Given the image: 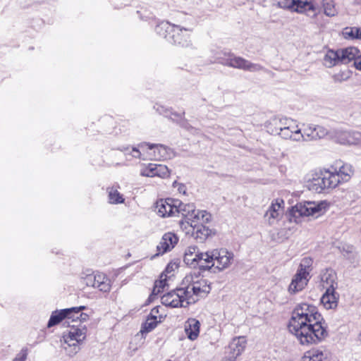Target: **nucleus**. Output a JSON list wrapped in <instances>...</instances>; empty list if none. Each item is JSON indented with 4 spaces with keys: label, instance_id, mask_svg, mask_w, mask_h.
Returning <instances> with one entry per match:
<instances>
[{
    "label": "nucleus",
    "instance_id": "obj_1",
    "mask_svg": "<svg viewBox=\"0 0 361 361\" xmlns=\"http://www.w3.org/2000/svg\"><path fill=\"white\" fill-rule=\"evenodd\" d=\"M321 320L322 315L314 305L301 303L294 309L288 329L301 345L317 344L328 335Z\"/></svg>",
    "mask_w": 361,
    "mask_h": 361
},
{
    "label": "nucleus",
    "instance_id": "obj_2",
    "mask_svg": "<svg viewBox=\"0 0 361 361\" xmlns=\"http://www.w3.org/2000/svg\"><path fill=\"white\" fill-rule=\"evenodd\" d=\"M212 63H218L223 66L250 72H258L264 70V67L260 64L252 63L243 57L235 56L230 51H218Z\"/></svg>",
    "mask_w": 361,
    "mask_h": 361
},
{
    "label": "nucleus",
    "instance_id": "obj_3",
    "mask_svg": "<svg viewBox=\"0 0 361 361\" xmlns=\"http://www.w3.org/2000/svg\"><path fill=\"white\" fill-rule=\"evenodd\" d=\"M86 336L87 329L82 324L77 326L73 325L68 332L63 333L62 348L68 357H74L80 350V345Z\"/></svg>",
    "mask_w": 361,
    "mask_h": 361
},
{
    "label": "nucleus",
    "instance_id": "obj_4",
    "mask_svg": "<svg viewBox=\"0 0 361 361\" xmlns=\"http://www.w3.org/2000/svg\"><path fill=\"white\" fill-rule=\"evenodd\" d=\"M338 175H333L331 170H324L316 172L307 182L310 190L317 193L323 192L326 189L334 188L338 185Z\"/></svg>",
    "mask_w": 361,
    "mask_h": 361
},
{
    "label": "nucleus",
    "instance_id": "obj_5",
    "mask_svg": "<svg viewBox=\"0 0 361 361\" xmlns=\"http://www.w3.org/2000/svg\"><path fill=\"white\" fill-rule=\"evenodd\" d=\"M205 270L216 267L219 271L228 268L233 260V254L224 248L214 249L205 252Z\"/></svg>",
    "mask_w": 361,
    "mask_h": 361
},
{
    "label": "nucleus",
    "instance_id": "obj_6",
    "mask_svg": "<svg viewBox=\"0 0 361 361\" xmlns=\"http://www.w3.org/2000/svg\"><path fill=\"white\" fill-rule=\"evenodd\" d=\"M212 215L206 210L197 209L194 203L182 202V228L189 227L195 223H209Z\"/></svg>",
    "mask_w": 361,
    "mask_h": 361
},
{
    "label": "nucleus",
    "instance_id": "obj_7",
    "mask_svg": "<svg viewBox=\"0 0 361 361\" xmlns=\"http://www.w3.org/2000/svg\"><path fill=\"white\" fill-rule=\"evenodd\" d=\"M209 289L206 281L199 279L195 283L182 287V307L195 303L199 300V297L202 294L209 293Z\"/></svg>",
    "mask_w": 361,
    "mask_h": 361
},
{
    "label": "nucleus",
    "instance_id": "obj_8",
    "mask_svg": "<svg viewBox=\"0 0 361 361\" xmlns=\"http://www.w3.org/2000/svg\"><path fill=\"white\" fill-rule=\"evenodd\" d=\"M279 8L288 10L291 12L305 13L308 16H316V8L309 0H275Z\"/></svg>",
    "mask_w": 361,
    "mask_h": 361
},
{
    "label": "nucleus",
    "instance_id": "obj_9",
    "mask_svg": "<svg viewBox=\"0 0 361 361\" xmlns=\"http://www.w3.org/2000/svg\"><path fill=\"white\" fill-rule=\"evenodd\" d=\"M204 224L200 221V223H195L189 227L182 228V232L185 233L186 237L192 238L197 242L203 243L207 238L216 235L214 229L209 228Z\"/></svg>",
    "mask_w": 361,
    "mask_h": 361
},
{
    "label": "nucleus",
    "instance_id": "obj_10",
    "mask_svg": "<svg viewBox=\"0 0 361 361\" xmlns=\"http://www.w3.org/2000/svg\"><path fill=\"white\" fill-rule=\"evenodd\" d=\"M155 31L169 43L180 44V27L178 25H172L169 22H161L156 26Z\"/></svg>",
    "mask_w": 361,
    "mask_h": 361
},
{
    "label": "nucleus",
    "instance_id": "obj_11",
    "mask_svg": "<svg viewBox=\"0 0 361 361\" xmlns=\"http://www.w3.org/2000/svg\"><path fill=\"white\" fill-rule=\"evenodd\" d=\"M180 202L171 198L159 200L156 202L155 211L161 217L178 216Z\"/></svg>",
    "mask_w": 361,
    "mask_h": 361
},
{
    "label": "nucleus",
    "instance_id": "obj_12",
    "mask_svg": "<svg viewBox=\"0 0 361 361\" xmlns=\"http://www.w3.org/2000/svg\"><path fill=\"white\" fill-rule=\"evenodd\" d=\"M204 255L205 252H199L197 246H190L185 252L183 261L189 267H199L200 269L205 270Z\"/></svg>",
    "mask_w": 361,
    "mask_h": 361
},
{
    "label": "nucleus",
    "instance_id": "obj_13",
    "mask_svg": "<svg viewBox=\"0 0 361 361\" xmlns=\"http://www.w3.org/2000/svg\"><path fill=\"white\" fill-rule=\"evenodd\" d=\"M323 205V202H299L293 208V212L295 216H296L297 214L300 216H313L318 214L322 210Z\"/></svg>",
    "mask_w": 361,
    "mask_h": 361
},
{
    "label": "nucleus",
    "instance_id": "obj_14",
    "mask_svg": "<svg viewBox=\"0 0 361 361\" xmlns=\"http://www.w3.org/2000/svg\"><path fill=\"white\" fill-rule=\"evenodd\" d=\"M246 345L245 337L234 338L229 343L226 350V358L229 361H235V359L244 351Z\"/></svg>",
    "mask_w": 361,
    "mask_h": 361
},
{
    "label": "nucleus",
    "instance_id": "obj_15",
    "mask_svg": "<svg viewBox=\"0 0 361 361\" xmlns=\"http://www.w3.org/2000/svg\"><path fill=\"white\" fill-rule=\"evenodd\" d=\"M283 205L284 201L280 198H277L271 202V204L264 214V217L270 225L279 220L283 213Z\"/></svg>",
    "mask_w": 361,
    "mask_h": 361
},
{
    "label": "nucleus",
    "instance_id": "obj_16",
    "mask_svg": "<svg viewBox=\"0 0 361 361\" xmlns=\"http://www.w3.org/2000/svg\"><path fill=\"white\" fill-rule=\"evenodd\" d=\"M178 238L173 233H165L157 246V253L154 256H159L170 251L178 243Z\"/></svg>",
    "mask_w": 361,
    "mask_h": 361
},
{
    "label": "nucleus",
    "instance_id": "obj_17",
    "mask_svg": "<svg viewBox=\"0 0 361 361\" xmlns=\"http://www.w3.org/2000/svg\"><path fill=\"white\" fill-rule=\"evenodd\" d=\"M310 279V276L297 270L288 286L289 293L295 294L302 290L307 285Z\"/></svg>",
    "mask_w": 361,
    "mask_h": 361
},
{
    "label": "nucleus",
    "instance_id": "obj_18",
    "mask_svg": "<svg viewBox=\"0 0 361 361\" xmlns=\"http://www.w3.org/2000/svg\"><path fill=\"white\" fill-rule=\"evenodd\" d=\"M305 135L307 141L317 140L324 138L329 134V130L324 126L314 124L303 125Z\"/></svg>",
    "mask_w": 361,
    "mask_h": 361
},
{
    "label": "nucleus",
    "instance_id": "obj_19",
    "mask_svg": "<svg viewBox=\"0 0 361 361\" xmlns=\"http://www.w3.org/2000/svg\"><path fill=\"white\" fill-rule=\"evenodd\" d=\"M337 141L342 145H357L361 142V133L355 131H341L337 133Z\"/></svg>",
    "mask_w": 361,
    "mask_h": 361
},
{
    "label": "nucleus",
    "instance_id": "obj_20",
    "mask_svg": "<svg viewBox=\"0 0 361 361\" xmlns=\"http://www.w3.org/2000/svg\"><path fill=\"white\" fill-rule=\"evenodd\" d=\"M141 175L147 177H165L169 175L168 168L165 165L149 164L141 171Z\"/></svg>",
    "mask_w": 361,
    "mask_h": 361
},
{
    "label": "nucleus",
    "instance_id": "obj_21",
    "mask_svg": "<svg viewBox=\"0 0 361 361\" xmlns=\"http://www.w3.org/2000/svg\"><path fill=\"white\" fill-rule=\"evenodd\" d=\"M340 60L341 64H348L351 61L353 63L360 56V50L355 47H350L345 49H339Z\"/></svg>",
    "mask_w": 361,
    "mask_h": 361
},
{
    "label": "nucleus",
    "instance_id": "obj_22",
    "mask_svg": "<svg viewBox=\"0 0 361 361\" xmlns=\"http://www.w3.org/2000/svg\"><path fill=\"white\" fill-rule=\"evenodd\" d=\"M338 295L334 288L326 290L323 294L321 302L326 309H334L338 305Z\"/></svg>",
    "mask_w": 361,
    "mask_h": 361
},
{
    "label": "nucleus",
    "instance_id": "obj_23",
    "mask_svg": "<svg viewBox=\"0 0 361 361\" xmlns=\"http://www.w3.org/2000/svg\"><path fill=\"white\" fill-rule=\"evenodd\" d=\"M336 275L333 269H326L321 274V283L323 288L327 290L337 288Z\"/></svg>",
    "mask_w": 361,
    "mask_h": 361
},
{
    "label": "nucleus",
    "instance_id": "obj_24",
    "mask_svg": "<svg viewBox=\"0 0 361 361\" xmlns=\"http://www.w3.org/2000/svg\"><path fill=\"white\" fill-rule=\"evenodd\" d=\"M200 323L196 319H188L185 323V332L187 337L191 341L197 339L200 334Z\"/></svg>",
    "mask_w": 361,
    "mask_h": 361
},
{
    "label": "nucleus",
    "instance_id": "obj_25",
    "mask_svg": "<svg viewBox=\"0 0 361 361\" xmlns=\"http://www.w3.org/2000/svg\"><path fill=\"white\" fill-rule=\"evenodd\" d=\"M80 308H78L79 310ZM75 310L78 308H67L63 309L61 310L54 311L50 317V319L48 322L47 326L51 327L54 326L59 323H60L63 319H66L68 315H70L72 312H74Z\"/></svg>",
    "mask_w": 361,
    "mask_h": 361
},
{
    "label": "nucleus",
    "instance_id": "obj_26",
    "mask_svg": "<svg viewBox=\"0 0 361 361\" xmlns=\"http://www.w3.org/2000/svg\"><path fill=\"white\" fill-rule=\"evenodd\" d=\"M331 171L333 175H338V184L341 182L348 181L353 173L352 166L348 164H343L339 167L338 171L336 170V169H334Z\"/></svg>",
    "mask_w": 361,
    "mask_h": 361
},
{
    "label": "nucleus",
    "instance_id": "obj_27",
    "mask_svg": "<svg viewBox=\"0 0 361 361\" xmlns=\"http://www.w3.org/2000/svg\"><path fill=\"white\" fill-rule=\"evenodd\" d=\"M95 286L100 291L107 293L111 288V280L104 274L97 273L94 274Z\"/></svg>",
    "mask_w": 361,
    "mask_h": 361
},
{
    "label": "nucleus",
    "instance_id": "obj_28",
    "mask_svg": "<svg viewBox=\"0 0 361 361\" xmlns=\"http://www.w3.org/2000/svg\"><path fill=\"white\" fill-rule=\"evenodd\" d=\"M161 303L167 307H178L180 305V295L173 290L161 297Z\"/></svg>",
    "mask_w": 361,
    "mask_h": 361
},
{
    "label": "nucleus",
    "instance_id": "obj_29",
    "mask_svg": "<svg viewBox=\"0 0 361 361\" xmlns=\"http://www.w3.org/2000/svg\"><path fill=\"white\" fill-rule=\"evenodd\" d=\"M324 64L327 68H331L341 64L339 49L336 51L331 49L329 50L324 56Z\"/></svg>",
    "mask_w": 361,
    "mask_h": 361
},
{
    "label": "nucleus",
    "instance_id": "obj_30",
    "mask_svg": "<svg viewBox=\"0 0 361 361\" xmlns=\"http://www.w3.org/2000/svg\"><path fill=\"white\" fill-rule=\"evenodd\" d=\"M158 313L157 307H154L151 310L150 317H148L146 322L143 324L140 332L148 333L153 330L157 325L158 321L156 314Z\"/></svg>",
    "mask_w": 361,
    "mask_h": 361
},
{
    "label": "nucleus",
    "instance_id": "obj_31",
    "mask_svg": "<svg viewBox=\"0 0 361 361\" xmlns=\"http://www.w3.org/2000/svg\"><path fill=\"white\" fill-rule=\"evenodd\" d=\"M326 355L322 350H312L305 353L300 361H326Z\"/></svg>",
    "mask_w": 361,
    "mask_h": 361
},
{
    "label": "nucleus",
    "instance_id": "obj_32",
    "mask_svg": "<svg viewBox=\"0 0 361 361\" xmlns=\"http://www.w3.org/2000/svg\"><path fill=\"white\" fill-rule=\"evenodd\" d=\"M341 35L348 40L361 39V27H346L343 29Z\"/></svg>",
    "mask_w": 361,
    "mask_h": 361
},
{
    "label": "nucleus",
    "instance_id": "obj_33",
    "mask_svg": "<svg viewBox=\"0 0 361 361\" xmlns=\"http://www.w3.org/2000/svg\"><path fill=\"white\" fill-rule=\"evenodd\" d=\"M168 280L166 275L162 273L160 275L159 279L156 281L152 292L149 297V300H152L155 296L164 290V287L167 285L166 281Z\"/></svg>",
    "mask_w": 361,
    "mask_h": 361
},
{
    "label": "nucleus",
    "instance_id": "obj_34",
    "mask_svg": "<svg viewBox=\"0 0 361 361\" xmlns=\"http://www.w3.org/2000/svg\"><path fill=\"white\" fill-rule=\"evenodd\" d=\"M75 308H80L79 310H75L74 312L70 314L66 317V319H71L73 322H76L79 320L80 322H85L87 320L89 316L86 313L81 312L82 310H85V306H80L75 307Z\"/></svg>",
    "mask_w": 361,
    "mask_h": 361
},
{
    "label": "nucleus",
    "instance_id": "obj_35",
    "mask_svg": "<svg viewBox=\"0 0 361 361\" xmlns=\"http://www.w3.org/2000/svg\"><path fill=\"white\" fill-rule=\"evenodd\" d=\"M109 200L111 204H121L124 202L123 195L114 187L108 188Z\"/></svg>",
    "mask_w": 361,
    "mask_h": 361
},
{
    "label": "nucleus",
    "instance_id": "obj_36",
    "mask_svg": "<svg viewBox=\"0 0 361 361\" xmlns=\"http://www.w3.org/2000/svg\"><path fill=\"white\" fill-rule=\"evenodd\" d=\"M323 8L324 14L329 17H334L338 13L333 0H323Z\"/></svg>",
    "mask_w": 361,
    "mask_h": 361
},
{
    "label": "nucleus",
    "instance_id": "obj_37",
    "mask_svg": "<svg viewBox=\"0 0 361 361\" xmlns=\"http://www.w3.org/2000/svg\"><path fill=\"white\" fill-rule=\"evenodd\" d=\"M157 110L159 114H163L166 117H169L173 121H178L180 116L178 113L173 112L171 109L165 108L163 106H158Z\"/></svg>",
    "mask_w": 361,
    "mask_h": 361
},
{
    "label": "nucleus",
    "instance_id": "obj_38",
    "mask_svg": "<svg viewBox=\"0 0 361 361\" xmlns=\"http://www.w3.org/2000/svg\"><path fill=\"white\" fill-rule=\"evenodd\" d=\"M200 276L199 271H193L190 274H186L184 279L182 280V287L189 286L196 281Z\"/></svg>",
    "mask_w": 361,
    "mask_h": 361
},
{
    "label": "nucleus",
    "instance_id": "obj_39",
    "mask_svg": "<svg viewBox=\"0 0 361 361\" xmlns=\"http://www.w3.org/2000/svg\"><path fill=\"white\" fill-rule=\"evenodd\" d=\"M312 259L310 257H304L299 265L298 271L306 274L310 276V272L312 270Z\"/></svg>",
    "mask_w": 361,
    "mask_h": 361
},
{
    "label": "nucleus",
    "instance_id": "obj_40",
    "mask_svg": "<svg viewBox=\"0 0 361 361\" xmlns=\"http://www.w3.org/2000/svg\"><path fill=\"white\" fill-rule=\"evenodd\" d=\"M148 146L149 149H155L158 152V157L159 158L161 159H167L169 157L168 153H167V148L163 145L159 144H145Z\"/></svg>",
    "mask_w": 361,
    "mask_h": 361
},
{
    "label": "nucleus",
    "instance_id": "obj_41",
    "mask_svg": "<svg viewBox=\"0 0 361 361\" xmlns=\"http://www.w3.org/2000/svg\"><path fill=\"white\" fill-rule=\"evenodd\" d=\"M294 125H288V126H279V132L276 130V133H278L282 138L283 139H290L293 135V129L295 128Z\"/></svg>",
    "mask_w": 361,
    "mask_h": 361
},
{
    "label": "nucleus",
    "instance_id": "obj_42",
    "mask_svg": "<svg viewBox=\"0 0 361 361\" xmlns=\"http://www.w3.org/2000/svg\"><path fill=\"white\" fill-rule=\"evenodd\" d=\"M293 130V135L291 136L290 140L296 142H300V141H307V137L305 135V128L301 130L300 128H298V126H295V128L292 130Z\"/></svg>",
    "mask_w": 361,
    "mask_h": 361
},
{
    "label": "nucleus",
    "instance_id": "obj_43",
    "mask_svg": "<svg viewBox=\"0 0 361 361\" xmlns=\"http://www.w3.org/2000/svg\"><path fill=\"white\" fill-rule=\"evenodd\" d=\"M179 267V264L174 262H170L167 267H166L165 271L163 272L166 275V277L168 279H170L171 276L173 274H171L172 272L175 271L176 270H178Z\"/></svg>",
    "mask_w": 361,
    "mask_h": 361
},
{
    "label": "nucleus",
    "instance_id": "obj_44",
    "mask_svg": "<svg viewBox=\"0 0 361 361\" xmlns=\"http://www.w3.org/2000/svg\"><path fill=\"white\" fill-rule=\"evenodd\" d=\"M27 355V348H23L21 349L19 353L16 355L13 361H25Z\"/></svg>",
    "mask_w": 361,
    "mask_h": 361
},
{
    "label": "nucleus",
    "instance_id": "obj_45",
    "mask_svg": "<svg viewBox=\"0 0 361 361\" xmlns=\"http://www.w3.org/2000/svg\"><path fill=\"white\" fill-rule=\"evenodd\" d=\"M84 283L87 286L94 288L95 286V277L94 274H88L83 279Z\"/></svg>",
    "mask_w": 361,
    "mask_h": 361
},
{
    "label": "nucleus",
    "instance_id": "obj_46",
    "mask_svg": "<svg viewBox=\"0 0 361 361\" xmlns=\"http://www.w3.org/2000/svg\"><path fill=\"white\" fill-rule=\"evenodd\" d=\"M279 126H288V125H294L295 122L293 120L284 118L279 120Z\"/></svg>",
    "mask_w": 361,
    "mask_h": 361
},
{
    "label": "nucleus",
    "instance_id": "obj_47",
    "mask_svg": "<svg viewBox=\"0 0 361 361\" xmlns=\"http://www.w3.org/2000/svg\"><path fill=\"white\" fill-rule=\"evenodd\" d=\"M353 66L357 70L361 71V54H360V56L358 58H357L356 61L353 63Z\"/></svg>",
    "mask_w": 361,
    "mask_h": 361
},
{
    "label": "nucleus",
    "instance_id": "obj_48",
    "mask_svg": "<svg viewBox=\"0 0 361 361\" xmlns=\"http://www.w3.org/2000/svg\"><path fill=\"white\" fill-rule=\"evenodd\" d=\"M132 155L133 157H135V158H140L141 157V153L140 152L139 149H137V148H133L132 149Z\"/></svg>",
    "mask_w": 361,
    "mask_h": 361
},
{
    "label": "nucleus",
    "instance_id": "obj_49",
    "mask_svg": "<svg viewBox=\"0 0 361 361\" xmlns=\"http://www.w3.org/2000/svg\"><path fill=\"white\" fill-rule=\"evenodd\" d=\"M183 128L184 129L187 130H190V131H191V133H195L197 131V130H196V129H195V128H192V127H190V126H187V125H184V124H183V123L182 122V128Z\"/></svg>",
    "mask_w": 361,
    "mask_h": 361
},
{
    "label": "nucleus",
    "instance_id": "obj_50",
    "mask_svg": "<svg viewBox=\"0 0 361 361\" xmlns=\"http://www.w3.org/2000/svg\"><path fill=\"white\" fill-rule=\"evenodd\" d=\"M334 80L336 81V82H341L342 80L339 78V75H335L334 76Z\"/></svg>",
    "mask_w": 361,
    "mask_h": 361
},
{
    "label": "nucleus",
    "instance_id": "obj_51",
    "mask_svg": "<svg viewBox=\"0 0 361 361\" xmlns=\"http://www.w3.org/2000/svg\"><path fill=\"white\" fill-rule=\"evenodd\" d=\"M190 45V41L186 42L185 44H182V47H183V46L188 47Z\"/></svg>",
    "mask_w": 361,
    "mask_h": 361
},
{
    "label": "nucleus",
    "instance_id": "obj_52",
    "mask_svg": "<svg viewBox=\"0 0 361 361\" xmlns=\"http://www.w3.org/2000/svg\"><path fill=\"white\" fill-rule=\"evenodd\" d=\"M358 340L361 342V332L358 335Z\"/></svg>",
    "mask_w": 361,
    "mask_h": 361
},
{
    "label": "nucleus",
    "instance_id": "obj_53",
    "mask_svg": "<svg viewBox=\"0 0 361 361\" xmlns=\"http://www.w3.org/2000/svg\"><path fill=\"white\" fill-rule=\"evenodd\" d=\"M181 30H190V29H189V28H185V27H181Z\"/></svg>",
    "mask_w": 361,
    "mask_h": 361
},
{
    "label": "nucleus",
    "instance_id": "obj_54",
    "mask_svg": "<svg viewBox=\"0 0 361 361\" xmlns=\"http://www.w3.org/2000/svg\"><path fill=\"white\" fill-rule=\"evenodd\" d=\"M180 290V288H176V290Z\"/></svg>",
    "mask_w": 361,
    "mask_h": 361
}]
</instances>
